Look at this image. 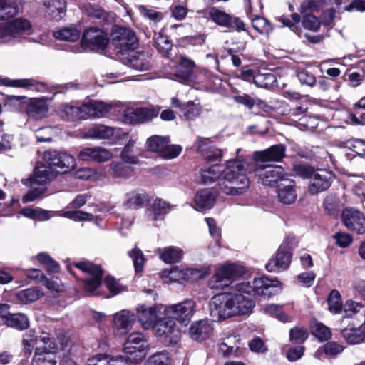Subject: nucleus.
Segmentation results:
<instances>
[{
    "instance_id": "nucleus-3",
    "label": "nucleus",
    "mask_w": 365,
    "mask_h": 365,
    "mask_svg": "<svg viewBox=\"0 0 365 365\" xmlns=\"http://www.w3.org/2000/svg\"><path fill=\"white\" fill-rule=\"evenodd\" d=\"M294 171L297 175L309 179V192L312 195L327 190L334 178L332 172L327 170H314L307 165H297L294 167Z\"/></svg>"
},
{
    "instance_id": "nucleus-47",
    "label": "nucleus",
    "mask_w": 365,
    "mask_h": 365,
    "mask_svg": "<svg viewBox=\"0 0 365 365\" xmlns=\"http://www.w3.org/2000/svg\"><path fill=\"white\" fill-rule=\"evenodd\" d=\"M201 106L199 103L193 101H188L182 105V117L187 120H193L198 117L201 113Z\"/></svg>"
},
{
    "instance_id": "nucleus-22",
    "label": "nucleus",
    "mask_w": 365,
    "mask_h": 365,
    "mask_svg": "<svg viewBox=\"0 0 365 365\" xmlns=\"http://www.w3.org/2000/svg\"><path fill=\"white\" fill-rule=\"evenodd\" d=\"M173 206L162 199H155L150 207L145 210V216L148 220H163L172 209Z\"/></svg>"
},
{
    "instance_id": "nucleus-4",
    "label": "nucleus",
    "mask_w": 365,
    "mask_h": 365,
    "mask_svg": "<svg viewBox=\"0 0 365 365\" xmlns=\"http://www.w3.org/2000/svg\"><path fill=\"white\" fill-rule=\"evenodd\" d=\"M55 177V173L50 165L38 164L32 177L23 180L25 185H30V190L23 197L24 203L32 202L41 196L46 191V184Z\"/></svg>"
},
{
    "instance_id": "nucleus-55",
    "label": "nucleus",
    "mask_w": 365,
    "mask_h": 365,
    "mask_svg": "<svg viewBox=\"0 0 365 365\" xmlns=\"http://www.w3.org/2000/svg\"><path fill=\"white\" fill-rule=\"evenodd\" d=\"M235 336H228L224 339L223 341L220 344V350L224 355L230 356L234 354L239 349Z\"/></svg>"
},
{
    "instance_id": "nucleus-30",
    "label": "nucleus",
    "mask_w": 365,
    "mask_h": 365,
    "mask_svg": "<svg viewBox=\"0 0 365 365\" xmlns=\"http://www.w3.org/2000/svg\"><path fill=\"white\" fill-rule=\"evenodd\" d=\"M128 66L138 71H146L151 68V56L145 51L138 52L128 60Z\"/></svg>"
},
{
    "instance_id": "nucleus-2",
    "label": "nucleus",
    "mask_w": 365,
    "mask_h": 365,
    "mask_svg": "<svg viewBox=\"0 0 365 365\" xmlns=\"http://www.w3.org/2000/svg\"><path fill=\"white\" fill-rule=\"evenodd\" d=\"M247 162L233 159L227 161L224 174L218 182L220 189L227 195L237 196L245 193L250 185L247 173Z\"/></svg>"
},
{
    "instance_id": "nucleus-44",
    "label": "nucleus",
    "mask_w": 365,
    "mask_h": 365,
    "mask_svg": "<svg viewBox=\"0 0 365 365\" xmlns=\"http://www.w3.org/2000/svg\"><path fill=\"white\" fill-rule=\"evenodd\" d=\"M153 38L155 41V46L158 52L163 56H168L173 47V43L168 37L158 33L154 35Z\"/></svg>"
},
{
    "instance_id": "nucleus-17",
    "label": "nucleus",
    "mask_w": 365,
    "mask_h": 365,
    "mask_svg": "<svg viewBox=\"0 0 365 365\" xmlns=\"http://www.w3.org/2000/svg\"><path fill=\"white\" fill-rule=\"evenodd\" d=\"M158 112L153 108L127 107L123 111V121L128 124H140L151 120Z\"/></svg>"
},
{
    "instance_id": "nucleus-27",
    "label": "nucleus",
    "mask_w": 365,
    "mask_h": 365,
    "mask_svg": "<svg viewBox=\"0 0 365 365\" xmlns=\"http://www.w3.org/2000/svg\"><path fill=\"white\" fill-rule=\"evenodd\" d=\"M284 180L286 183L282 184L278 189V200L284 205L293 204L297 197L294 182L290 180Z\"/></svg>"
},
{
    "instance_id": "nucleus-25",
    "label": "nucleus",
    "mask_w": 365,
    "mask_h": 365,
    "mask_svg": "<svg viewBox=\"0 0 365 365\" xmlns=\"http://www.w3.org/2000/svg\"><path fill=\"white\" fill-rule=\"evenodd\" d=\"M137 314L139 322L145 329L153 328L155 322L160 317L158 314L156 307H146L140 305L137 308Z\"/></svg>"
},
{
    "instance_id": "nucleus-7",
    "label": "nucleus",
    "mask_w": 365,
    "mask_h": 365,
    "mask_svg": "<svg viewBox=\"0 0 365 365\" xmlns=\"http://www.w3.org/2000/svg\"><path fill=\"white\" fill-rule=\"evenodd\" d=\"M230 293H221L212 297L210 313L212 321L220 322L235 316Z\"/></svg>"
},
{
    "instance_id": "nucleus-64",
    "label": "nucleus",
    "mask_w": 365,
    "mask_h": 365,
    "mask_svg": "<svg viewBox=\"0 0 365 365\" xmlns=\"http://www.w3.org/2000/svg\"><path fill=\"white\" fill-rule=\"evenodd\" d=\"M182 151V147L177 145H170L168 139L166 145L164 146L162 152L159 155L164 159L170 160L178 157Z\"/></svg>"
},
{
    "instance_id": "nucleus-43",
    "label": "nucleus",
    "mask_w": 365,
    "mask_h": 365,
    "mask_svg": "<svg viewBox=\"0 0 365 365\" xmlns=\"http://www.w3.org/2000/svg\"><path fill=\"white\" fill-rule=\"evenodd\" d=\"M19 12L16 0H0V19L11 18Z\"/></svg>"
},
{
    "instance_id": "nucleus-41",
    "label": "nucleus",
    "mask_w": 365,
    "mask_h": 365,
    "mask_svg": "<svg viewBox=\"0 0 365 365\" xmlns=\"http://www.w3.org/2000/svg\"><path fill=\"white\" fill-rule=\"evenodd\" d=\"M324 208L326 212L333 218H336L338 217L340 209L341 204L339 198L333 194L327 195L324 200Z\"/></svg>"
},
{
    "instance_id": "nucleus-10",
    "label": "nucleus",
    "mask_w": 365,
    "mask_h": 365,
    "mask_svg": "<svg viewBox=\"0 0 365 365\" xmlns=\"http://www.w3.org/2000/svg\"><path fill=\"white\" fill-rule=\"evenodd\" d=\"M153 334L169 344H175L178 341L180 332L175 322L171 318L160 317L152 328Z\"/></svg>"
},
{
    "instance_id": "nucleus-31",
    "label": "nucleus",
    "mask_w": 365,
    "mask_h": 365,
    "mask_svg": "<svg viewBox=\"0 0 365 365\" xmlns=\"http://www.w3.org/2000/svg\"><path fill=\"white\" fill-rule=\"evenodd\" d=\"M1 82L6 86L22 88L37 91H42L45 87L43 83L37 82L34 79H11L6 78L3 79Z\"/></svg>"
},
{
    "instance_id": "nucleus-5",
    "label": "nucleus",
    "mask_w": 365,
    "mask_h": 365,
    "mask_svg": "<svg viewBox=\"0 0 365 365\" xmlns=\"http://www.w3.org/2000/svg\"><path fill=\"white\" fill-rule=\"evenodd\" d=\"M245 273V269L241 265L230 263L221 264L215 269L213 276L208 282V287L211 289H223Z\"/></svg>"
},
{
    "instance_id": "nucleus-46",
    "label": "nucleus",
    "mask_w": 365,
    "mask_h": 365,
    "mask_svg": "<svg viewBox=\"0 0 365 365\" xmlns=\"http://www.w3.org/2000/svg\"><path fill=\"white\" fill-rule=\"evenodd\" d=\"M263 311L265 314L275 317L282 322H291V317L284 313L281 306L277 304H267L263 307Z\"/></svg>"
},
{
    "instance_id": "nucleus-40",
    "label": "nucleus",
    "mask_w": 365,
    "mask_h": 365,
    "mask_svg": "<svg viewBox=\"0 0 365 365\" xmlns=\"http://www.w3.org/2000/svg\"><path fill=\"white\" fill-rule=\"evenodd\" d=\"M53 35L58 40L74 42L79 38L81 31L75 26L63 27L55 31Z\"/></svg>"
},
{
    "instance_id": "nucleus-53",
    "label": "nucleus",
    "mask_w": 365,
    "mask_h": 365,
    "mask_svg": "<svg viewBox=\"0 0 365 365\" xmlns=\"http://www.w3.org/2000/svg\"><path fill=\"white\" fill-rule=\"evenodd\" d=\"M252 27L261 34H269L272 32L273 28L270 22L262 16H255L252 19Z\"/></svg>"
},
{
    "instance_id": "nucleus-57",
    "label": "nucleus",
    "mask_w": 365,
    "mask_h": 365,
    "mask_svg": "<svg viewBox=\"0 0 365 365\" xmlns=\"http://www.w3.org/2000/svg\"><path fill=\"white\" fill-rule=\"evenodd\" d=\"M61 216L76 222L92 221L94 219L93 214L81 210H69L63 212Z\"/></svg>"
},
{
    "instance_id": "nucleus-9",
    "label": "nucleus",
    "mask_w": 365,
    "mask_h": 365,
    "mask_svg": "<svg viewBox=\"0 0 365 365\" xmlns=\"http://www.w3.org/2000/svg\"><path fill=\"white\" fill-rule=\"evenodd\" d=\"M73 264L87 274L83 280V287L86 292L92 293L100 287L103 276V270L100 266L87 260L75 262Z\"/></svg>"
},
{
    "instance_id": "nucleus-21",
    "label": "nucleus",
    "mask_w": 365,
    "mask_h": 365,
    "mask_svg": "<svg viewBox=\"0 0 365 365\" xmlns=\"http://www.w3.org/2000/svg\"><path fill=\"white\" fill-rule=\"evenodd\" d=\"M113 158L110 150L100 146L86 147L80 150L78 158L83 161L104 163Z\"/></svg>"
},
{
    "instance_id": "nucleus-54",
    "label": "nucleus",
    "mask_w": 365,
    "mask_h": 365,
    "mask_svg": "<svg viewBox=\"0 0 365 365\" xmlns=\"http://www.w3.org/2000/svg\"><path fill=\"white\" fill-rule=\"evenodd\" d=\"M37 259L44 266L48 274H55L59 272L60 266L57 262L46 253H40Z\"/></svg>"
},
{
    "instance_id": "nucleus-13",
    "label": "nucleus",
    "mask_w": 365,
    "mask_h": 365,
    "mask_svg": "<svg viewBox=\"0 0 365 365\" xmlns=\"http://www.w3.org/2000/svg\"><path fill=\"white\" fill-rule=\"evenodd\" d=\"M196 304L192 299H186L182 302L168 306L164 309V314L168 318L180 323L187 324L195 311Z\"/></svg>"
},
{
    "instance_id": "nucleus-1",
    "label": "nucleus",
    "mask_w": 365,
    "mask_h": 365,
    "mask_svg": "<svg viewBox=\"0 0 365 365\" xmlns=\"http://www.w3.org/2000/svg\"><path fill=\"white\" fill-rule=\"evenodd\" d=\"M237 292L230 293L235 316L250 312L255 307L253 296L270 298L280 292L279 282L267 277L255 278L252 282H242L236 285Z\"/></svg>"
},
{
    "instance_id": "nucleus-33",
    "label": "nucleus",
    "mask_w": 365,
    "mask_h": 365,
    "mask_svg": "<svg viewBox=\"0 0 365 365\" xmlns=\"http://www.w3.org/2000/svg\"><path fill=\"white\" fill-rule=\"evenodd\" d=\"M212 328L206 321H198L192 324L190 336L194 340H204L212 332Z\"/></svg>"
},
{
    "instance_id": "nucleus-59",
    "label": "nucleus",
    "mask_w": 365,
    "mask_h": 365,
    "mask_svg": "<svg viewBox=\"0 0 365 365\" xmlns=\"http://www.w3.org/2000/svg\"><path fill=\"white\" fill-rule=\"evenodd\" d=\"M38 338L35 334L34 330H29L26 331L22 339V345L24 351L26 354L30 355L34 349V346L36 344Z\"/></svg>"
},
{
    "instance_id": "nucleus-51",
    "label": "nucleus",
    "mask_w": 365,
    "mask_h": 365,
    "mask_svg": "<svg viewBox=\"0 0 365 365\" xmlns=\"http://www.w3.org/2000/svg\"><path fill=\"white\" fill-rule=\"evenodd\" d=\"M168 138L153 135L148 138L146 145L150 151L157 153L158 155L162 152L164 146L166 145Z\"/></svg>"
},
{
    "instance_id": "nucleus-49",
    "label": "nucleus",
    "mask_w": 365,
    "mask_h": 365,
    "mask_svg": "<svg viewBox=\"0 0 365 365\" xmlns=\"http://www.w3.org/2000/svg\"><path fill=\"white\" fill-rule=\"evenodd\" d=\"M210 274V269L207 267L202 268H185V281L194 282L204 278Z\"/></svg>"
},
{
    "instance_id": "nucleus-20",
    "label": "nucleus",
    "mask_w": 365,
    "mask_h": 365,
    "mask_svg": "<svg viewBox=\"0 0 365 365\" xmlns=\"http://www.w3.org/2000/svg\"><path fill=\"white\" fill-rule=\"evenodd\" d=\"M292 254L286 245H282L276 255L266 264L265 267L270 272H279L288 269L290 265Z\"/></svg>"
},
{
    "instance_id": "nucleus-18",
    "label": "nucleus",
    "mask_w": 365,
    "mask_h": 365,
    "mask_svg": "<svg viewBox=\"0 0 365 365\" xmlns=\"http://www.w3.org/2000/svg\"><path fill=\"white\" fill-rule=\"evenodd\" d=\"M108 43L106 34L97 28L86 29L81 39L82 46L91 51H98L103 50Z\"/></svg>"
},
{
    "instance_id": "nucleus-32",
    "label": "nucleus",
    "mask_w": 365,
    "mask_h": 365,
    "mask_svg": "<svg viewBox=\"0 0 365 365\" xmlns=\"http://www.w3.org/2000/svg\"><path fill=\"white\" fill-rule=\"evenodd\" d=\"M224 174V168L221 165H213L208 168L202 170L200 179L198 181L203 184H210L220 179Z\"/></svg>"
},
{
    "instance_id": "nucleus-14",
    "label": "nucleus",
    "mask_w": 365,
    "mask_h": 365,
    "mask_svg": "<svg viewBox=\"0 0 365 365\" xmlns=\"http://www.w3.org/2000/svg\"><path fill=\"white\" fill-rule=\"evenodd\" d=\"M43 159L46 164L50 165L55 173H65L73 169L76 160L73 156L66 153L56 151H46Z\"/></svg>"
},
{
    "instance_id": "nucleus-29",
    "label": "nucleus",
    "mask_w": 365,
    "mask_h": 365,
    "mask_svg": "<svg viewBox=\"0 0 365 365\" xmlns=\"http://www.w3.org/2000/svg\"><path fill=\"white\" fill-rule=\"evenodd\" d=\"M195 63L185 56H180L176 68V76L184 82L193 79V70Z\"/></svg>"
},
{
    "instance_id": "nucleus-28",
    "label": "nucleus",
    "mask_w": 365,
    "mask_h": 365,
    "mask_svg": "<svg viewBox=\"0 0 365 365\" xmlns=\"http://www.w3.org/2000/svg\"><path fill=\"white\" fill-rule=\"evenodd\" d=\"M43 5L45 14L52 19L60 20L66 14V4L64 0L45 1Z\"/></svg>"
},
{
    "instance_id": "nucleus-63",
    "label": "nucleus",
    "mask_w": 365,
    "mask_h": 365,
    "mask_svg": "<svg viewBox=\"0 0 365 365\" xmlns=\"http://www.w3.org/2000/svg\"><path fill=\"white\" fill-rule=\"evenodd\" d=\"M312 332L320 341H327L331 336L329 328L319 322H317L312 326Z\"/></svg>"
},
{
    "instance_id": "nucleus-61",
    "label": "nucleus",
    "mask_w": 365,
    "mask_h": 365,
    "mask_svg": "<svg viewBox=\"0 0 365 365\" xmlns=\"http://www.w3.org/2000/svg\"><path fill=\"white\" fill-rule=\"evenodd\" d=\"M41 295L42 294L40 291L34 288L21 290L17 294L19 299L25 304L38 299Z\"/></svg>"
},
{
    "instance_id": "nucleus-16",
    "label": "nucleus",
    "mask_w": 365,
    "mask_h": 365,
    "mask_svg": "<svg viewBox=\"0 0 365 365\" xmlns=\"http://www.w3.org/2000/svg\"><path fill=\"white\" fill-rule=\"evenodd\" d=\"M112 44L117 52L123 53L134 50L138 45V39L130 29L119 28L113 34Z\"/></svg>"
},
{
    "instance_id": "nucleus-34",
    "label": "nucleus",
    "mask_w": 365,
    "mask_h": 365,
    "mask_svg": "<svg viewBox=\"0 0 365 365\" xmlns=\"http://www.w3.org/2000/svg\"><path fill=\"white\" fill-rule=\"evenodd\" d=\"M344 350V347L343 345L336 341H331L326 343L318 349L314 356L319 360L323 359L324 356L334 358L341 354Z\"/></svg>"
},
{
    "instance_id": "nucleus-62",
    "label": "nucleus",
    "mask_w": 365,
    "mask_h": 365,
    "mask_svg": "<svg viewBox=\"0 0 365 365\" xmlns=\"http://www.w3.org/2000/svg\"><path fill=\"white\" fill-rule=\"evenodd\" d=\"M163 278L165 282L185 281V269L179 267H173L168 271L163 272Z\"/></svg>"
},
{
    "instance_id": "nucleus-42",
    "label": "nucleus",
    "mask_w": 365,
    "mask_h": 365,
    "mask_svg": "<svg viewBox=\"0 0 365 365\" xmlns=\"http://www.w3.org/2000/svg\"><path fill=\"white\" fill-rule=\"evenodd\" d=\"M117 105L113 103H104L103 101H91L92 118H102L106 116L113 108Z\"/></svg>"
},
{
    "instance_id": "nucleus-24",
    "label": "nucleus",
    "mask_w": 365,
    "mask_h": 365,
    "mask_svg": "<svg viewBox=\"0 0 365 365\" xmlns=\"http://www.w3.org/2000/svg\"><path fill=\"white\" fill-rule=\"evenodd\" d=\"M48 111V105L43 98H32L26 106V113L29 118L41 119Z\"/></svg>"
},
{
    "instance_id": "nucleus-38",
    "label": "nucleus",
    "mask_w": 365,
    "mask_h": 365,
    "mask_svg": "<svg viewBox=\"0 0 365 365\" xmlns=\"http://www.w3.org/2000/svg\"><path fill=\"white\" fill-rule=\"evenodd\" d=\"M4 324L16 330L23 331L29 328V320L28 317L23 313H12L6 319Z\"/></svg>"
},
{
    "instance_id": "nucleus-19",
    "label": "nucleus",
    "mask_w": 365,
    "mask_h": 365,
    "mask_svg": "<svg viewBox=\"0 0 365 365\" xmlns=\"http://www.w3.org/2000/svg\"><path fill=\"white\" fill-rule=\"evenodd\" d=\"M341 221L348 230L357 234L365 233V215L361 211L352 207L344 209Z\"/></svg>"
},
{
    "instance_id": "nucleus-36",
    "label": "nucleus",
    "mask_w": 365,
    "mask_h": 365,
    "mask_svg": "<svg viewBox=\"0 0 365 365\" xmlns=\"http://www.w3.org/2000/svg\"><path fill=\"white\" fill-rule=\"evenodd\" d=\"M341 335L349 344H360L365 339L364 325L358 328H345L341 330Z\"/></svg>"
},
{
    "instance_id": "nucleus-50",
    "label": "nucleus",
    "mask_w": 365,
    "mask_h": 365,
    "mask_svg": "<svg viewBox=\"0 0 365 365\" xmlns=\"http://www.w3.org/2000/svg\"><path fill=\"white\" fill-rule=\"evenodd\" d=\"M210 18L217 25L227 28L230 21V15L216 8H211L208 12Z\"/></svg>"
},
{
    "instance_id": "nucleus-56",
    "label": "nucleus",
    "mask_w": 365,
    "mask_h": 365,
    "mask_svg": "<svg viewBox=\"0 0 365 365\" xmlns=\"http://www.w3.org/2000/svg\"><path fill=\"white\" fill-rule=\"evenodd\" d=\"M143 365H170L168 353L165 351L157 352L151 355Z\"/></svg>"
},
{
    "instance_id": "nucleus-11",
    "label": "nucleus",
    "mask_w": 365,
    "mask_h": 365,
    "mask_svg": "<svg viewBox=\"0 0 365 365\" xmlns=\"http://www.w3.org/2000/svg\"><path fill=\"white\" fill-rule=\"evenodd\" d=\"M146 347L147 342L144 336L139 333H133L127 338L123 351L130 362L137 363L145 357L144 351Z\"/></svg>"
},
{
    "instance_id": "nucleus-48",
    "label": "nucleus",
    "mask_w": 365,
    "mask_h": 365,
    "mask_svg": "<svg viewBox=\"0 0 365 365\" xmlns=\"http://www.w3.org/2000/svg\"><path fill=\"white\" fill-rule=\"evenodd\" d=\"M136 141L135 139L130 138L126 145L124 146L121 153L120 158L123 161L129 164H137L138 158L133 154V150Z\"/></svg>"
},
{
    "instance_id": "nucleus-35",
    "label": "nucleus",
    "mask_w": 365,
    "mask_h": 365,
    "mask_svg": "<svg viewBox=\"0 0 365 365\" xmlns=\"http://www.w3.org/2000/svg\"><path fill=\"white\" fill-rule=\"evenodd\" d=\"M128 163L124 161H113L109 167L112 171V175L116 178H129L134 174L133 168Z\"/></svg>"
},
{
    "instance_id": "nucleus-23",
    "label": "nucleus",
    "mask_w": 365,
    "mask_h": 365,
    "mask_svg": "<svg viewBox=\"0 0 365 365\" xmlns=\"http://www.w3.org/2000/svg\"><path fill=\"white\" fill-rule=\"evenodd\" d=\"M286 147L283 144H277L262 151L255 153L257 161H280L285 156Z\"/></svg>"
},
{
    "instance_id": "nucleus-12",
    "label": "nucleus",
    "mask_w": 365,
    "mask_h": 365,
    "mask_svg": "<svg viewBox=\"0 0 365 365\" xmlns=\"http://www.w3.org/2000/svg\"><path fill=\"white\" fill-rule=\"evenodd\" d=\"M40 340L50 349L46 351L36 349L33 357V365H56V356L55 351L58 349L57 344L55 341L54 336H51L50 334L42 333Z\"/></svg>"
},
{
    "instance_id": "nucleus-39",
    "label": "nucleus",
    "mask_w": 365,
    "mask_h": 365,
    "mask_svg": "<svg viewBox=\"0 0 365 365\" xmlns=\"http://www.w3.org/2000/svg\"><path fill=\"white\" fill-rule=\"evenodd\" d=\"M148 200L146 194L133 192L126 195L124 206L127 209L136 210L143 207Z\"/></svg>"
},
{
    "instance_id": "nucleus-45",
    "label": "nucleus",
    "mask_w": 365,
    "mask_h": 365,
    "mask_svg": "<svg viewBox=\"0 0 365 365\" xmlns=\"http://www.w3.org/2000/svg\"><path fill=\"white\" fill-rule=\"evenodd\" d=\"M29 277L34 279H39L43 280V284L48 289L56 292H60L63 290V287L61 284L46 278L39 269H32L30 271Z\"/></svg>"
},
{
    "instance_id": "nucleus-52",
    "label": "nucleus",
    "mask_w": 365,
    "mask_h": 365,
    "mask_svg": "<svg viewBox=\"0 0 365 365\" xmlns=\"http://www.w3.org/2000/svg\"><path fill=\"white\" fill-rule=\"evenodd\" d=\"M182 257L181 249L174 247L166 248L160 255V259L165 263H175L179 262Z\"/></svg>"
},
{
    "instance_id": "nucleus-26",
    "label": "nucleus",
    "mask_w": 365,
    "mask_h": 365,
    "mask_svg": "<svg viewBox=\"0 0 365 365\" xmlns=\"http://www.w3.org/2000/svg\"><path fill=\"white\" fill-rule=\"evenodd\" d=\"M136 320L135 314L129 310L123 309L113 315V324L116 329L125 334Z\"/></svg>"
},
{
    "instance_id": "nucleus-15",
    "label": "nucleus",
    "mask_w": 365,
    "mask_h": 365,
    "mask_svg": "<svg viewBox=\"0 0 365 365\" xmlns=\"http://www.w3.org/2000/svg\"><path fill=\"white\" fill-rule=\"evenodd\" d=\"M258 182L268 185L275 186L279 180H284L285 175L282 166L259 164L255 170Z\"/></svg>"
},
{
    "instance_id": "nucleus-58",
    "label": "nucleus",
    "mask_w": 365,
    "mask_h": 365,
    "mask_svg": "<svg viewBox=\"0 0 365 365\" xmlns=\"http://www.w3.org/2000/svg\"><path fill=\"white\" fill-rule=\"evenodd\" d=\"M82 8L83 11L91 18L103 20L106 18V11L98 5L86 3Z\"/></svg>"
},
{
    "instance_id": "nucleus-37",
    "label": "nucleus",
    "mask_w": 365,
    "mask_h": 365,
    "mask_svg": "<svg viewBox=\"0 0 365 365\" xmlns=\"http://www.w3.org/2000/svg\"><path fill=\"white\" fill-rule=\"evenodd\" d=\"M194 201L200 207L210 209L215 204V195L211 190H201L196 193Z\"/></svg>"
},
{
    "instance_id": "nucleus-60",
    "label": "nucleus",
    "mask_w": 365,
    "mask_h": 365,
    "mask_svg": "<svg viewBox=\"0 0 365 365\" xmlns=\"http://www.w3.org/2000/svg\"><path fill=\"white\" fill-rule=\"evenodd\" d=\"M329 309L330 312L337 314L342 309V301L341 295L337 290H332L328 297Z\"/></svg>"
},
{
    "instance_id": "nucleus-8",
    "label": "nucleus",
    "mask_w": 365,
    "mask_h": 365,
    "mask_svg": "<svg viewBox=\"0 0 365 365\" xmlns=\"http://www.w3.org/2000/svg\"><path fill=\"white\" fill-rule=\"evenodd\" d=\"M128 133L120 128L110 127L103 124H97L91 128L85 136L98 140H110L112 144H120L121 141L128 138Z\"/></svg>"
},
{
    "instance_id": "nucleus-6",
    "label": "nucleus",
    "mask_w": 365,
    "mask_h": 365,
    "mask_svg": "<svg viewBox=\"0 0 365 365\" xmlns=\"http://www.w3.org/2000/svg\"><path fill=\"white\" fill-rule=\"evenodd\" d=\"M32 26L26 19L19 18L15 20L0 24V43L10 42L31 34Z\"/></svg>"
}]
</instances>
